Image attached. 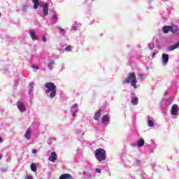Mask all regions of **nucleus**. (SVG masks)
I'll return each instance as SVG.
<instances>
[{
    "instance_id": "f257e3e1",
    "label": "nucleus",
    "mask_w": 179,
    "mask_h": 179,
    "mask_svg": "<svg viewBox=\"0 0 179 179\" xmlns=\"http://www.w3.org/2000/svg\"><path fill=\"white\" fill-rule=\"evenodd\" d=\"M45 87H46V93H50V99H54L57 96V85L55 84L48 82L45 84Z\"/></svg>"
},
{
    "instance_id": "f03ea898",
    "label": "nucleus",
    "mask_w": 179,
    "mask_h": 179,
    "mask_svg": "<svg viewBox=\"0 0 179 179\" xmlns=\"http://www.w3.org/2000/svg\"><path fill=\"white\" fill-rule=\"evenodd\" d=\"M123 83H131V85L136 89V83L138 80H136V75L135 73H129L127 78L124 80Z\"/></svg>"
},
{
    "instance_id": "7ed1b4c3",
    "label": "nucleus",
    "mask_w": 179,
    "mask_h": 179,
    "mask_svg": "<svg viewBox=\"0 0 179 179\" xmlns=\"http://www.w3.org/2000/svg\"><path fill=\"white\" fill-rule=\"evenodd\" d=\"M94 156L98 162H104L106 160V151L104 149L98 148L94 151Z\"/></svg>"
},
{
    "instance_id": "20e7f679",
    "label": "nucleus",
    "mask_w": 179,
    "mask_h": 179,
    "mask_svg": "<svg viewBox=\"0 0 179 179\" xmlns=\"http://www.w3.org/2000/svg\"><path fill=\"white\" fill-rule=\"evenodd\" d=\"M162 31H163V33H164L165 34H167V33H169V31L173 34L179 33L178 26L177 25L164 26L162 27Z\"/></svg>"
},
{
    "instance_id": "39448f33",
    "label": "nucleus",
    "mask_w": 179,
    "mask_h": 179,
    "mask_svg": "<svg viewBox=\"0 0 179 179\" xmlns=\"http://www.w3.org/2000/svg\"><path fill=\"white\" fill-rule=\"evenodd\" d=\"M40 6L43 8V16H48V3H43Z\"/></svg>"
},
{
    "instance_id": "423d86ee",
    "label": "nucleus",
    "mask_w": 179,
    "mask_h": 179,
    "mask_svg": "<svg viewBox=\"0 0 179 179\" xmlns=\"http://www.w3.org/2000/svg\"><path fill=\"white\" fill-rule=\"evenodd\" d=\"M178 111H179V108H178V105L175 104L172 106V109H171V114L172 115H178Z\"/></svg>"
},
{
    "instance_id": "0eeeda50",
    "label": "nucleus",
    "mask_w": 179,
    "mask_h": 179,
    "mask_svg": "<svg viewBox=\"0 0 179 179\" xmlns=\"http://www.w3.org/2000/svg\"><path fill=\"white\" fill-rule=\"evenodd\" d=\"M17 107L20 111L23 113V111H26V108L24 107V104L22 102H17Z\"/></svg>"
},
{
    "instance_id": "6e6552de",
    "label": "nucleus",
    "mask_w": 179,
    "mask_h": 179,
    "mask_svg": "<svg viewBox=\"0 0 179 179\" xmlns=\"http://www.w3.org/2000/svg\"><path fill=\"white\" fill-rule=\"evenodd\" d=\"M168 62H169V55L163 54L162 55V63H163V65H167Z\"/></svg>"
},
{
    "instance_id": "1a4fd4ad",
    "label": "nucleus",
    "mask_w": 179,
    "mask_h": 179,
    "mask_svg": "<svg viewBox=\"0 0 179 179\" xmlns=\"http://www.w3.org/2000/svg\"><path fill=\"white\" fill-rule=\"evenodd\" d=\"M50 162L52 163H55V160H57V153L55 152H52L49 157Z\"/></svg>"
},
{
    "instance_id": "9d476101",
    "label": "nucleus",
    "mask_w": 179,
    "mask_h": 179,
    "mask_svg": "<svg viewBox=\"0 0 179 179\" xmlns=\"http://www.w3.org/2000/svg\"><path fill=\"white\" fill-rule=\"evenodd\" d=\"M101 109H99L95 113L94 118L96 121L100 120V117H101Z\"/></svg>"
},
{
    "instance_id": "9b49d317",
    "label": "nucleus",
    "mask_w": 179,
    "mask_h": 179,
    "mask_svg": "<svg viewBox=\"0 0 179 179\" xmlns=\"http://www.w3.org/2000/svg\"><path fill=\"white\" fill-rule=\"evenodd\" d=\"M59 179H73V178L72 177V176H71V174L64 173L60 176Z\"/></svg>"
},
{
    "instance_id": "f8f14e48",
    "label": "nucleus",
    "mask_w": 179,
    "mask_h": 179,
    "mask_svg": "<svg viewBox=\"0 0 179 179\" xmlns=\"http://www.w3.org/2000/svg\"><path fill=\"white\" fill-rule=\"evenodd\" d=\"M24 137L28 140L31 138V129H30V127L27 130Z\"/></svg>"
},
{
    "instance_id": "ddd939ff",
    "label": "nucleus",
    "mask_w": 179,
    "mask_h": 179,
    "mask_svg": "<svg viewBox=\"0 0 179 179\" xmlns=\"http://www.w3.org/2000/svg\"><path fill=\"white\" fill-rule=\"evenodd\" d=\"M178 47H179V41L176 43L175 45H172L168 47V51H173V50H176V48H178Z\"/></svg>"
},
{
    "instance_id": "4468645a",
    "label": "nucleus",
    "mask_w": 179,
    "mask_h": 179,
    "mask_svg": "<svg viewBox=\"0 0 179 179\" xmlns=\"http://www.w3.org/2000/svg\"><path fill=\"white\" fill-rule=\"evenodd\" d=\"M30 36L32 40H38V37L36 35V31H34V30H31L30 31Z\"/></svg>"
},
{
    "instance_id": "2eb2a0df",
    "label": "nucleus",
    "mask_w": 179,
    "mask_h": 179,
    "mask_svg": "<svg viewBox=\"0 0 179 179\" xmlns=\"http://www.w3.org/2000/svg\"><path fill=\"white\" fill-rule=\"evenodd\" d=\"M110 121V117L107 115H104L102 117V123L106 124V122H108Z\"/></svg>"
},
{
    "instance_id": "dca6fc26",
    "label": "nucleus",
    "mask_w": 179,
    "mask_h": 179,
    "mask_svg": "<svg viewBox=\"0 0 179 179\" xmlns=\"http://www.w3.org/2000/svg\"><path fill=\"white\" fill-rule=\"evenodd\" d=\"M34 2V9H38L40 6V1L38 0H32Z\"/></svg>"
},
{
    "instance_id": "f3484780",
    "label": "nucleus",
    "mask_w": 179,
    "mask_h": 179,
    "mask_svg": "<svg viewBox=\"0 0 179 179\" xmlns=\"http://www.w3.org/2000/svg\"><path fill=\"white\" fill-rule=\"evenodd\" d=\"M143 145H145V140H143V138H141L140 140H138L137 141V145L139 148H142V146H143Z\"/></svg>"
},
{
    "instance_id": "a211bd4d",
    "label": "nucleus",
    "mask_w": 179,
    "mask_h": 179,
    "mask_svg": "<svg viewBox=\"0 0 179 179\" xmlns=\"http://www.w3.org/2000/svg\"><path fill=\"white\" fill-rule=\"evenodd\" d=\"M131 102L133 106H136V104H138V103L139 102V100L138 99V97H134L131 98Z\"/></svg>"
},
{
    "instance_id": "6ab92c4d",
    "label": "nucleus",
    "mask_w": 179,
    "mask_h": 179,
    "mask_svg": "<svg viewBox=\"0 0 179 179\" xmlns=\"http://www.w3.org/2000/svg\"><path fill=\"white\" fill-rule=\"evenodd\" d=\"M31 171H34V172L37 171V166H36V164L33 163L31 164Z\"/></svg>"
},
{
    "instance_id": "aec40b11",
    "label": "nucleus",
    "mask_w": 179,
    "mask_h": 179,
    "mask_svg": "<svg viewBox=\"0 0 179 179\" xmlns=\"http://www.w3.org/2000/svg\"><path fill=\"white\" fill-rule=\"evenodd\" d=\"M148 48H149L150 50H153V48H155V43H150L148 44Z\"/></svg>"
},
{
    "instance_id": "412c9836",
    "label": "nucleus",
    "mask_w": 179,
    "mask_h": 179,
    "mask_svg": "<svg viewBox=\"0 0 179 179\" xmlns=\"http://www.w3.org/2000/svg\"><path fill=\"white\" fill-rule=\"evenodd\" d=\"M148 127H154L155 125V123L150 120H148Z\"/></svg>"
},
{
    "instance_id": "4be33fe9",
    "label": "nucleus",
    "mask_w": 179,
    "mask_h": 179,
    "mask_svg": "<svg viewBox=\"0 0 179 179\" xmlns=\"http://www.w3.org/2000/svg\"><path fill=\"white\" fill-rule=\"evenodd\" d=\"M58 30H59L60 33H64V34H65V29H62L60 27H57Z\"/></svg>"
},
{
    "instance_id": "5701e85b",
    "label": "nucleus",
    "mask_w": 179,
    "mask_h": 179,
    "mask_svg": "<svg viewBox=\"0 0 179 179\" xmlns=\"http://www.w3.org/2000/svg\"><path fill=\"white\" fill-rule=\"evenodd\" d=\"M72 50V46H67L65 48V51H66L67 52L71 51Z\"/></svg>"
},
{
    "instance_id": "b1692460",
    "label": "nucleus",
    "mask_w": 179,
    "mask_h": 179,
    "mask_svg": "<svg viewBox=\"0 0 179 179\" xmlns=\"http://www.w3.org/2000/svg\"><path fill=\"white\" fill-rule=\"evenodd\" d=\"M52 65H54V62H51L48 64L49 69H52Z\"/></svg>"
},
{
    "instance_id": "393cba45",
    "label": "nucleus",
    "mask_w": 179,
    "mask_h": 179,
    "mask_svg": "<svg viewBox=\"0 0 179 179\" xmlns=\"http://www.w3.org/2000/svg\"><path fill=\"white\" fill-rule=\"evenodd\" d=\"M52 19H55V20H58V15H57L56 14L53 15Z\"/></svg>"
},
{
    "instance_id": "a878e982",
    "label": "nucleus",
    "mask_w": 179,
    "mask_h": 179,
    "mask_svg": "<svg viewBox=\"0 0 179 179\" xmlns=\"http://www.w3.org/2000/svg\"><path fill=\"white\" fill-rule=\"evenodd\" d=\"M95 172H96V173H101V169H95Z\"/></svg>"
},
{
    "instance_id": "bb28decb",
    "label": "nucleus",
    "mask_w": 179,
    "mask_h": 179,
    "mask_svg": "<svg viewBox=\"0 0 179 179\" xmlns=\"http://www.w3.org/2000/svg\"><path fill=\"white\" fill-rule=\"evenodd\" d=\"M42 40H43V43H46L47 42V38H45V36H43Z\"/></svg>"
},
{
    "instance_id": "cd10ccee",
    "label": "nucleus",
    "mask_w": 179,
    "mask_h": 179,
    "mask_svg": "<svg viewBox=\"0 0 179 179\" xmlns=\"http://www.w3.org/2000/svg\"><path fill=\"white\" fill-rule=\"evenodd\" d=\"M26 179H33V177H31V176H30V175H27L26 176Z\"/></svg>"
},
{
    "instance_id": "c85d7f7f",
    "label": "nucleus",
    "mask_w": 179,
    "mask_h": 179,
    "mask_svg": "<svg viewBox=\"0 0 179 179\" xmlns=\"http://www.w3.org/2000/svg\"><path fill=\"white\" fill-rule=\"evenodd\" d=\"M32 68H34V69H40V67H38V66H36V65L32 66Z\"/></svg>"
},
{
    "instance_id": "c756f323",
    "label": "nucleus",
    "mask_w": 179,
    "mask_h": 179,
    "mask_svg": "<svg viewBox=\"0 0 179 179\" xmlns=\"http://www.w3.org/2000/svg\"><path fill=\"white\" fill-rule=\"evenodd\" d=\"M29 86L33 89V86H34V83L33 82L29 83Z\"/></svg>"
},
{
    "instance_id": "7c9ffc66",
    "label": "nucleus",
    "mask_w": 179,
    "mask_h": 179,
    "mask_svg": "<svg viewBox=\"0 0 179 179\" xmlns=\"http://www.w3.org/2000/svg\"><path fill=\"white\" fill-rule=\"evenodd\" d=\"M154 57H156V52H155L152 54V58H153Z\"/></svg>"
},
{
    "instance_id": "2f4dec72",
    "label": "nucleus",
    "mask_w": 179,
    "mask_h": 179,
    "mask_svg": "<svg viewBox=\"0 0 179 179\" xmlns=\"http://www.w3.org/2000/svg\"><path fill=\"white\" fill-rule=\"evenodd\" d=\"M32 153H34V154L37 153V150H32Z\"/></svg>"
},
{
    "instance_id": "473e14b6",
    "label": "nucleus",
    "mask_w": 179,
    "mask_h": 179,
    "mask_svg": "<svg viewBox=\"0 0 179 179\" xmlns=\"http://www.w3.org/2000/svg\"><path fill=\"white\" fill-rule=\"evenodd\" d=\"M76 113H78V110H76V111L73 113V117H75Z\"/></svg>"
},
{
    "instance_id": "72a5a7b5",
    "label": "nucleus",
    "mask_w": 179,
    "mask_h": 179,
    "mask_svg": "<svg viewBox=\"0 0 179 179\" xmlns=\"http://www.w3.org/2000/svg\"><path fill=\"white\" fill-rule=\"evenodd\" d=\"M27 9V7H22V10H26Z\"/></svg>"
},
{
    "instance_id": "f704fd0d",
    "label": "nucleus",
    "mask_w": 179,
    "mask_h": 179,
    "mask_svg": "<svg viewBox=\"0 0 179 179\" xmlns=\"http://www.w3.org/2000/svg\"><path fill=\"white\" fill-rule=\"evenodd\" d=\"M2 138L0 137V143L2 142Z\"/></svg>"
},
{
    "instance_id": "c9c22d12",
    "label": "nucleus",
    "mask_w": 179,
    "mask_h": 179,
    "mask_svg": "<svg viewBox=\"0 0 179 179\" xmlns=\"http://www.w3.org/2000/svg\"><path fill=\"white\" fill-rule=\"evenodd\" d=\"M76 106H77L76 104H74L73 107H76Z\"/></svg>"
},
{
    "instance_id": "e433bc0d",
    "label": "nucleus",
    "mask_w": 179,
    "mask_h": 179,
    "mask_svg": "<svg viewBox=\"0 0 179 179\" xmlns=\"http://www.w3.org/2000/svg\"><path fill=\"white\" fill-rule=\"evenodd\" d=\"M1 159H2V155H0V160H1Z\"/></svg>"
},
{
    "instance_id": "4c0bfd02",
    "label": "nucleus",
    "mask_w": 179,
    "mask_h": 179,
    "mask_svg": "<svg viewBox=\"0 0 179 179\" xmlns=\"http://www.w3.org/2000/svg\"><path fill=\"white\" fill-rule=\"evenodd\" d=\"M139 76H142V74H139Z\"/></svg>"
},
{
    "instance_id": "58836bf2",
    "label": "nucleus",
    "mask_w": 179,
    "mask_h": 179,
    "mask_svg": "<svg viewBox=\"0 0 179 179\" xmlns=\"http://www.w3.org/2000/svg\"><path fill=\"white\" fill-rule=\"evenodd\" d=\"M1 13H0V16H1Z\"/></svg>"
}]
</instances>
